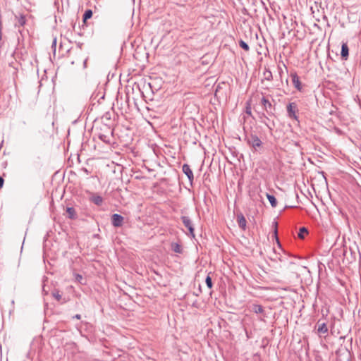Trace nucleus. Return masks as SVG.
Instances as JSON below:
<instances>
[{
	"label": "nucleus",
	"mask_w": 361,
	"mask_h": 361,
	"mask_svg": "<svg viewBox=\"0 0 361 361\" xmlns=\"http://www.w3.org/2000/svg\"><path fill=\"white\" fill-rule=\"evenodd\" d=\"M261 121H262V123H264V124H265V125H266L269 128L271 129V128L269 126L268 123H267V120H262Z\"/></svg>",
	"instance_id": "29"
},
{
	"label": "nucleus",
	"mask_w": 361,
	"mask_h": 361,
	"mask_svg": "<svg viewBox=\"0 0 361 361\" xmlns=\"http://www.w3.org/2000/svg\"><path fill=\"white\" fill-rule=\"evenodd\" d=\"M261 104L262 106L263 109L268 114V115H274L273 111L274 110V107L273 106L271 102L267 97H262V98L261 99Z\"/></svg>",
	"instance_id": "3"
},
{
	"label": "nucleus",
	"mask_w": 361,
	"mask_h": 361,
	"mask_svg": "<svg viewBox=\"0 0 361 361\" xmlns=\"http://www.w3.org/2000/svg\"><path fill=\"white\" fill-rule=\"evenodd\" d=\"M73 319H81V315L79 314H75V316H73Z\"/></svg>",
	"instance_id": "28"
},
{
	"label": "nucleus",
	"mask_w": 361,
	"mask_h": 361,
	"mask_svg": "<svg viewBox=\"0 0 361 361\" xmlns=\"http://www.w3.org/2000/svg\"><path fill=\"white\" fill-rule=\"evenodd\" d=\"M206 284L209 288H212L213 286L212 278L209 276H207L205 280Z\"/></svg>",
	"instance_id": "23"
},
{
	"label": "nucleus",
	"mask_w": 361,
	"mask_h": 361,
	"mask_svg": "<svg viewBox=\"0 0 361 361\" xmlns=\"http://www.w3.org/2000/svg\"><path fill=\"white\" fill-rule=\"evenodd\" d=\"M341 55L343 60L348 59V57L349 56V49H348L347 43L342 44Z\"/></svg>",
	"instance_id": "10"
},
{
	"label": "nucleus",
	"mask_w": 361,
	"mask_h": 361,
	"mask_svg": "<svg viewBox=\"0 0 361 361\" xmlns=\"http://www.w3.org/2000/svg\"><path fill=\"white\" fill-rule=\"evenodd\" d=\"M239 46L246 51H248L250 50L248 44L243 40H240Z\"/></svg>",
	"instance_id": "19"
},
{
	"label": "nucleus",
	"mask_w": 361,
	"mask_h": 361,
	"mask_svg": "<svg viewBox=\"0 0 361 361\" xmlns=\"http://www.w3.org/2000/svg\"><path fill=\"white\" fill-rule=\"evenodd\" d=\"M99 137L104 142H105V143H110L109 137L107 135H104V134H101V135H99Z\"/></svg>",
	"instance_id": "22"
},
{
	"label": "nucleus",
	"mask_w": 361,
	"mask_h": 361,
	"mask_svg": "<svg viewBox=\"0 0 361 361\" xmlns=\"http://www.w3.org/2000/svg\"><path fill=\"white\" fill-rule=\"evenodd\" d=\"M252 311L258 314V313H262L264 312V308L262 305H257V304H254L252 306Z\"/></svg>",
	"instance_id": "13"
},
{
	"label": "nucleus",
	"mask_w": 361,
	"mask_h": 361,
	"mask_svg": "<svg viewBox=\"0 0 361 361\" xmlns=\"http://www.w3.org/2000/svg\"><path fill=\"white\" fill-rule=\"evenodd\" d=\"M317 332L320 334H326L328 332V327L325 322H321V320L317 322Z\"/></svg>",
	"instance_id": "9"
},
{
	"label": "nucleus",
	"mask_w": 361,
	"mask_h": 361,
	"mask_svg": "<svg viewBox=\"0 0 361 361\" xmlns=\"http://www.w3.org/2000/svg\"><path fill=\"white\" fill-rule=\"evenodd\" d=\"M4 183V178L1 176H0V188H1L3 187Z\"/></svg>",
	"instance_id": "26"
},
{
	"label": "nucleus",
	"mask_w": 361,
	"mask_h": 361,
	"mask_svg": "<svg viewBox=\"0 0 361 361\" xmlns=\"http://www.w3.org/2000/svg\"><path fill=\"white\" fill-rule=\"evenodd\" d=\"M17 20L16 26H24L26 23L25 16L24 15H20L19 16H16Z\"/></svg>",
	"instance_id": "12"
},
{
	"label": "nucleus",
	"mask_w": 361,
	"mask_h": 361,
	"mask_svg": "<svg viewBox=\"0 0 361 361\" xmlns=\"http://www.w3.org/2000/svg\"><path fill=\"white\" fill-rule=\"evenodd\" d=\"M237 222H238V226L241 229H243V230L246 229L247 221H246L244 215L242 213H240L237 215Z\"/></svg>",
	"instance_id": "8"
},
{
	"label": "nucleus",
	"mask_w": 361,
	"mask_h": 361,
	"mask_svg": "<svg viewBox=\"0 0 361 361\" xmlns=\"http://www.w3.org/2000/svg\"><path fill=\"white\" fill-rule=\"evenodd\" d=\"M52 296L59 302H60L62 300V295H61L59 290H54L52 292Z\"/></svg>",
	"instance_id": "17"
},
{
	"label": "nucleus",
	"mask_w": 361,
	"mask_h": 361,
	"mask_svg": "<svg viewBox=\"0 0 361 361\" xmlns=\"http://www.w3.org/2000/svg\"><path fill=\"white\" fill-rule=\"evenodd\" d=\"M308 233V231L305 227H301L298 234V237L301 239L304 238L305 235Z\"/></svg>",
	"instance_id": "16"
},
{
	"label": "nucleus",
	"mask_w": 361,
	"mask_h": 361,
	"mask_svg": "<svg viewBox=\"0 0 361 361\" xmlns=\"http://www.w3.org/2000/svg\"><path fill=\"white\" fill-rule=\"evenodd\" d=\"M75 280H76L77 282L82 284V279H83V278H82V275H80L79 274H76L75 275Z\"/></svg>",
	"instance_id": "24"
},
{
	"label": "nucleus",
	"mask_w": 361,
	"mask_h": 361,
	"mask_svg": "<svg viewBox=\"0 0 361 361\" xmlns=\"http://www.w3.org/2000/svg\"><path fill=\"white\" fill-rule=\"evenodd\" d=\"M287 116L289 118L298 121V108L295 102L289 103L286 106Z\"/></svg>",
	"instance_id": "2"
},
{
	"label": "nucleus",
	"mask_w": 361,
	"mask_h": 361,
	"mask_svg": "<svg viewBox=\"0 0 361 361\" xmlns=\"http://www.w3.org/2000/svg\"><path fill=\"white\" fill-rule=\"evenodd\" d=\"M267 197L269 202H270L271 207H276L277 205V201H276V199L275 198V197L274 195H269L267 193Z\"/></svg>",
	"instance_id": "14"
},
{
	"label": "nucleus",
	"mask_w": 361,
	"mask_h": 361,
	"mask_svg": "<svg viewBox=\"0 0 361 361\" xmlns=\"http://www.w3.org/2000/svg\"><path fill=\"white\" fill-rule=\"evenodd\" d=\"M245 113L250 116H251V114H252L251 106L249 104H247V105L246 106Z\"/></svg>",
	"instance_id": "25"
},
{
	"label": "nucleus",
	"mask_w": 361,
	"mask_h": 361,
	"mask_svg": "<svg viewBox=\"0 0 361 361\" xmlns=\"http://www.w3.org/2000/svg\"><path fill=\"white\" fill-rule=\"evenodd\" d=\"M71 63H72V64H74V63H75V61H71Z\"/></svg>",
	"instance_id": "32"
},
{
	"label": "nucleus",
	"mask_w": 361,
	"mask_h": 361,
	"mask_svg": "<svg viewBox=\"0 0 361 361\" xmlns=\"http://www.w3.org/2000/svg\"><path fill=\"white\" fill-rule=\"evenodd\" d=\"M56 39H54V41H53V44L52 46H56Z\"/></svg>",
	"instance_id": "30"
},
{
	"label": "nucleus",
	"mask_w": 361,
	"mask_h": 361,
	"mask_svg": "<svg viewBox=\"0 0 361 361\" xmlns=\"http://www.w3.org/2000/svg\"><path fill=\"white\" fill-rule=\"evenodd\" d=\"M123 217L118 214H114L111 216V224L115 227H120L122 226Z\"/></svg>",
	"instance_id": "7"
},
{
	"label": "nucleus",
	"mask_w": 361,
	"mask_h": 361,
	"mask_svg": "<svg viewBox=\"0 0 361 361\" xmlns=\"http://www.w3.org/2000/svg\"><path fill=\"white\" fill-rule=\"evenodd\" d=\"M279 74L281 75V73L283 72L281 68L279 67Z\"/></svg>",
	"instance_id": "31"
},
{
	"label": "nucleus",
	"mask_w": 361,
	"mask_h": 361,
	"mask_svg": "<svg viewBox=\"0 0 361 361\" xmlns=\"http://www.w3.org/2000/svg\"><path fill=\"white\" fill-rule=\"evenodd\" d=\"M92 16V11L91 10H87L83 15V20L85 21Z\"/></svg>",
	"instance_id": "21"
},
{
	"label": "nucleus",
	"mask_w": 361,
	"mask_h": 361,
	"mask_svg": "<svg viewBox=\"0 0 361 361\" xmlns=\"http://www.w3.org/2000/svg\"><path fill=\"white\" fill-rule=\"evenodd\" d=\"M264 76L267 80L270 81L272 80V73L269 70H265L264 72Z\"/></svg>",
	"instance_id": "20"
},
{
	"label": "nucleus",
	"mask_w": 361,
	"mask_h": 361,
	"mask_svg": "<svg viewBox=\"0 0 361 361\" xmlns=\"http://www.w3.org/2000/svg\"><path fill=\"white\" fill-rule=\"evenodd\" d=\"M290 77L294 87L298 90L301 91L302 87L298 74L295 72H293L290 73Z\"/></svg>",
	"instance_id": "6"
},
{
	"label": "nucleus",
	"mask_w": 361,
	"mask_h": 361,
	"mask_svg": "<svg viewBox=\"0 0 361 361\" xmlns=\"http://www.w3.org/2000/svg\"><path fill=\"white\" fill-rule=\"evenodd\" d=\"M172 250L176 253H180L182 252L180 245L177 243L172 244Z\"/></svg>",
	"instance_id": "18"
},
{
	"label": "nucleus",
	"mask_w": 361,
	"mask_h": 361,
	"mask_svg": "<svg viewBox=\"0 0 361 361\" xmlns=\"http://www.w3.org/2000/svg\"><path fill=\"white\" fill-rule=\"evenodd\" d=\"M260 118L262 120H269V118L264 114H262V116L260 117Z\"/></svg>",
	"instance_id": "27"
},
{
	"label": "nucleus",
	"mask_w": 361,
	"mask_h": 361,
	"mask_svg": "<svg viewBox=\"0 0 361 361\" xmlns=\"http://www.w3.org/2000/svg\"><path fill=\"white\" fill-rule=\"evenodd\" d=\"M90 200L97 206L102 205L103 202V198L98 195L92 194L90 198Z\"/></svg>",
	"instance_id": "11"
},
{
	"label": "nucleus",
	"mask_w": 361,
	"mask_h": 361,
	"mask_svg": "<svg viewBox=\"0 0 361 361\" xmlns=\"http://www.w3.org/2000/svg\"><path fill=\"white\" fill-rule=\"evenodd\" d=\"M66 212L68 215V217L70 219H75V209L73 207H68L66 209Z\"/></svg>",
	"instance_id": "15"
},
{
	"label": "nucleus",
	"mask_w": 361,
	"mask_h": 361,
	"mask_svg": "<svg viewBox=\"0 0 361 361\" xmlns=\"http://www.w3.org/2000/svg\"><path fill=\"white\" fill-rule=\"evenodd\" d=\"M245 140L255 152H258L262 146V142L255 134L246 135Z\"/></svg>",
	"instance_id": "1"
},
{
	"label": "nucleus",
	"mask_w": 361,
	"mask_h": 361,
	"mask_svg": "<svg viewBox=\"0 0 361 361\" xmlns=\"http://www.w3.org/2000/svg\"><path fill=\"white\" fill-rule=\"evenodd\" d=\"M182 171L186 175L190 184L192 185L194 180V176L190 166L187 164H184L182 166Z\"/></svg>",
	"instance_id": "5"
},
{
	"label": "nucleus",
	"mask_w": 361,
	"mask_h": 361,
	"mask_svg": "<svg viewBox=\"0 0 361 361\" xmlns=\"http://www.w3.org/2000/svg\"><path fill=\"white\" fill-rule=\"evenodd\" d=\"M181 220L183 224V225L188 229L190 235L192 237H195V228L194 225L192 224V220L189 216H181Z\"/></svg>",
	"instance_id": "4"
}]
</instances>
